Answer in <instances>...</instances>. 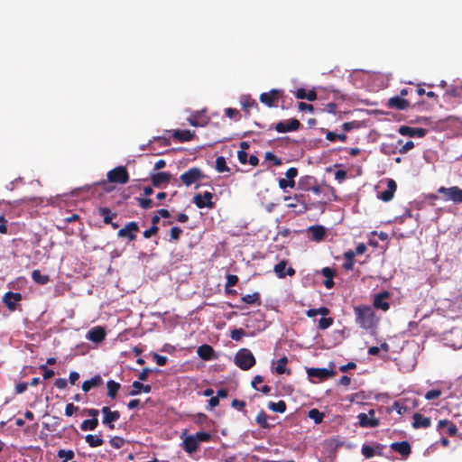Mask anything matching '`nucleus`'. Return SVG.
<instances>
[{
	"mask_svg": "<svg viewBox=\"0 0 462 462\" xmlns=\"http://www.w3.org/2000/svg\"><path fill=\"white\" fill-rule=\"evenodd\" d=\"M101 384H103V380L99 374H97L91 379L87 380L82 383V391L88 393L92 388L100 386Z\"/></svg>",
	"mask_w": 462,
	"mask_h": 462,
	"instance_id": "obj_26",
	"label": "nucleus"
},
{
	"mask_svg": "<svg viewBox=\"0 0 462 462\" xmlns=\"http://www.w3.org/2000/svg\"><path fill=\"white\" fill-rule=\"evenodd\" d=\"M316 182V179L312 176L301 177L298 182L299 189L303 191H310V186Z\"/></svg>",
	"mask_w": 462,
	"mask_h": 462,
	"instance_id": "obj_32",
	"label": "nucleus"
},
{
	"mask_svg": "<svg viewBox=\"0 0 462 462\" xmlns=\"http://www.w3.org/2000/svg\"><path fill=\"white\" fill-rule=\"evenodd\" d=\"M101 411L104 414L103 424L106 425L109 430H114V422L120 419V412L118 411H111L107 406L103 407Z\"/></svg>",
	"mask_w": 462,
	"mask_h": 462,
	"instance_id": "obj_12",
	"label": "nucleus"
},
{
	"mask_svg": "<svg viewBox=\"0 0 462 462\" xmlns=\"http://www.w3.org/2000/svg\"><path fill=\"white\" fill-rule=\"evenodd\" d=\"M431 425V420L429 417H425L420 413H414L412 427L414 429H427Z\"/></svg>",
	"mask_w": 462,
	"mask_h": 462,
	"instance_id": "obj_22",
	"label": "nucleus"
},
{
	"mask_svg": "<svg viewBox=\"0 0 462 462\" xmlns=\"http://www.w3.org/2000/svg\"><path fill=\"white\" fill-rule=\"evenodd\" d=\"M413 147H414V143L412 141H408L399 149V152L402 154H404L408 151L413 149Z\"/></svg>",
	"mask_w": 462,
	"mask_h": 462,
	"instance_id": "obj_64",
	"label": "nucleus"
},
{
	"mask_svg": "<svg viewBox=\"0 0 462 462\" xmlns=\"http://www.w3.org/2000/svg\"><path fill=\"white\" fill-rule=\"evenodd\" d=\"M107 387V396L111 399H115L117 395L119 389L121 388V384L114 380H109L106 383Z\"/></svg>",
	"mask_w": 462,
	"mask_h": 462,
	"instance_id": "obj_35",
	"label": "nucleus"
},
{
	"mask_svg": "<svg viewBox=\"0 0 462 462\" xmlns=\"http://www.w3.org/2000/svg\"><path fill=\"white\" fill-rule=\"evenodd\" d=\"M287 364H288V359L286 356L280 358L277 361V365L275 366V372L278 374H291V369H288L286 367Z\"/></svg>",
	"mask_w": 462,
	"mask_h": 462,
	"instance_id": "obj_37",
	"label": "nucleus"
},
{
	"mask_svg": "<svg viewBox=\"0 0 462 462\" xmlns=\"http://www.w3.org/2000/svg\"><path fill=\"white\" fill-rule=\"evenodd\" d=\"M334 323V319L333 318H327V316H323L319 320V328L321 329V330H325L327 328H328L330 326H332Z\"/></svg>",
	"mask_w": 462,
	"mask_h": 462,
	"instance_id": "obj_46",
	"label": "nucleus"
},
{
	"mask_svg": "<svg viewBox=\"0 0 462 462\" xmlns=\"http://www.w3.org/2000/svg\"><path fill=\"white\" fill-rule=\"evenodd\" d=\"M298 175V169L295 167L289 168L285 172V176L288 180H294Z\"/></svg>",
	"mask_w": 462,
	"mask_h": 462,
	"instance_id": "obj_63",
	"label": "nucleus"
},
{
	"mask_svg": "<svg viewBox=\"0 0 462 462\" xmlns=\"http://www.w3.org/2000/svg\"><path fill=\"white\" fill-rule=\"evenodd\" d=\"M109 443H110V445L114 448L118 449V448H121L124 446L125 439L123 438H121V437L115 436V437L110 439Z\"/></svg>",
	"mask_w": 462,
	"mask_h": 462,
	"instance_id": "obj_49",
	"label": "nucleus"
},
{
	"mask_svg": "<svg viewBox=\"0 0 462 462\" xmlns=\"http://www.w3.org/2000/svg\"><path fill=\"white\" fill-rule=\"evenodd\" d=\"M79 410L78 406H75L73 403H69L65 408V415L68 417L72 416Z\"/></svg>",
	"mask_w": 462,
	"mask_h": 462,
	"instance_id": "obj_61",
	"label": "nucleus"
},
{
	"mask_svg": "<svg viewBox=\"0 0 462 462\" xmlns=\"http://www.w3.org/2000/svg\"><path fill=\"white\" fill-rule=\"evenodd\" d=\"M286 265L287 262L283 260L274 266V273L279 278H285L286 275L292 276L295 274V270L292 267L286 269Z\"/></svg>",
	"mask_w": 462,
	"mask_h": 462,
	"instance_id": "obj_21",
	"label": "nucleus"
},
{
	"mask_svg": "<svg viewBox=\"0 0 462 462\" xmlns=\"http://www.w3.org/2000/svg\"><path fill=\"white\" fill-rule=\"evenodd\" d=\"M441 391L439 390V389H432L430 391H428L425 394V399L426 400H433V399H437L439 398L440 395H441Z\"/></svg>",
	"mask_w": 462,
	"mask_h": 462,
	"instance_id": "obj_57",
	"label": "nucleus"
},
{
	"mask_svg": "<svg viewBox=\"0 0 462 462\" xmlns=\"http://www.w3.org/2000/svg\"><path fill=\"white\" fill-rule=\"evenodd\" d=\"M60 458H65V460H71L74 457V452L72 450L60 449L58 452Z\"/></svg>",
	"mask_w": 462,
	"mask_h": 462,
	"instance_id": "obj_56",
	"label": "nucleus"
},
{
	"mask_svg": "<svg viewBox=\"0 0 462 462\" xmlns=\"http://www.w3.org/2000/svg\"><path fill=\"white\" fill-rule=\"evenodd\" d=\"M300 126L301 124L298 119L291 118L271 125L269 130L275 129L278 133H288L297 131Z\"/></svg>",
	"mask_w": 462,
	"mask_h": 462,
	"instance_id": "obj_6",
	"label": "nucleus"
},
{
	"mask_svg": "<svg viewBox=\"0 0 462 462\" xmlns=\"http://www.w3.org/2000/svg\"><path fill=\"white\" fill-rule=\"evenodd\" d=\"M295 180H288V179H280L279 180V187L282 189H285L286 188L290 187V188H294L295 187Z\"/></svg>",
	"mask_w": 462,
	"mask_h": 462,
	"instance_id": "obj_52",
	"label": "nucleus"
},
{
	"mask_svg": "<svg viewBox=\"0 0 462 462\" xmlns=\"http://www.w3.org/2000/svg\"><path fill=\"white\" fill-rule=\"evenodd\" d=\"M106 332L105 328L101 326H96L88 330L86 335V338L96 344L101 343L105 340Z\"/></svg>",
	"mask_w": 462,
	"mask_h": 462,
	"instance_id": "obj_14",
	"label": "nucleus"
},
{
	"mask_svg": "<svg viewBox=\"0 0 462 462\" xmlns=\"http://www.w3.org/2000/svg\"><path fill=\"white\" fill-rule=\"evenodd\" d=\"M308 416L310 419L313 420L316 424H319L322 422L325 414L319 411L318 409L313 408L309 411Z\"/></svg>",
	"mask_w": 462,
	"mask_h": 462,
	"instance_id": "obj_43",
	"label": "nucleus"
},
{
	"mask_svg": "<svg viewBox=\"0 0 462 462\" xmlns=\"http://www.w3.org/2000/svg\"><path fill=\"white\" fill-rule=\"evenodd\" d=\"M32 279L38 284L44 285L49 282L50 277L47 274H42L40 270H34L32 273Z\"/></svg>",
	"mask_w": 462,
	"mask_h": 462,
	"instance_id": "obj_38",
	"label": "nucleus"
},
{
	"mask_svg": "<svg viewBox=\"0 0 462 462\" xmlns=\"http://www.w3.org/2000/svg\"><path fill=\"white\" fill-rule=\"evenodd\" d=\"M159 231V227L157 226H152L150 228L143 231V235L144 238H150L152 236L156 235Z\"/></svg>",
	"mask_w": 462,
	"mask_h": 462,
	"instance_id": "obj_59",
	"label": "nucleus"
},
{
	"mask_svg": "<svg viewBox=\"0 0 462 462\" xmlns=\"http://www.w3.org/2000/svg\"><path fill=\"white\" fill-rule=\"evenodd\" d=\"M362 126V123L358 121L346 122L342 125V129L345 132H350L353 129H357Z\"/></svg>",
	"mask_w": 462,
	"mask_h": 462,
	"instance_id": "obj_47",
	"label": "nucleus"
},
{
	"mask_svg": "<svg viewBox=\"0 0 462 462\" xmlns=\"http://www.w3.org/2000/svg\"><path fill=\"white\" fill-rule=\"evenodd\" d=\"M225 115L229 118H236V120L240 119V113L236 108H232V107L226 108Z\"/></svg>",
	"mask_w": 462,
	"mask_h": 462,
	"instance_id": "obj_53",
	"label": "nucleus"
},
{
	"mask_svg": "<svg viewBox=\"0 0 462 462\" xmlns=\"http://www.w3.org/2000/svg\"><path fill=\"white\" fill-rule=\"evenodd\" d=\"M171 178L170 172H157L152 175L151 180L154 187H161L163 183H169Z\"/></svg>",
	"mask_w": 462,
	"mask_h": 462,
	"instance_id": "obj_23",
	"label": "nucleus"
},
{
	"mask_svg": "<svg viewBox=\"0 0 462 462\" xmlns=\"http://www.w3.org/2000/svg\"><path fill=\"white\" fill-rule=\"evenodd\" d=\"M85 440L90 448H97V447L102 446L104 443V440L101 438V435L88 434L85 437Z\"/></svg>",
	"mask_w": 462,
	"mask_h": 462,
	"instance_id": "obj_36",
	"label": "nucleus"
},
{
	"mask_svg": "<svg viewBox=\"0 0 462 462\" xmlns=\"http://www.w3.org/2000/svg\"><path fill=\"white\" fill-rule=\"evenodd\" d=\"M345 262L343 263V268L350 271L353 270L355 264V253L352 251H347L344 254Z\"/></svg>",
	"mask_w": 462,
	"mask_h": 462,
	"instance_id": "obj_39",
	"label": "nucleus"
},
{
	"mask_svg": "<svg viewBox=\"0 0 462 462\" xmlns=\"http://www.w3.org/2000/svg\"><path fill=\"white\" fill-rule=\"evenodd\" d=\"M183 231L180 227L179 226H173L171 227V231H170V236H171V241H173V242H177L179 241V239L180 238V236L182 235Z\"/></svg>",
	"mask_w": 462,
	"mask_h": 462,
	"instance_id": "obj_48",
	"label": "nucleus"
},
{
	"mask_svg": "<svg viewBox=\"0 0 462 462\" xmlns=\"http://www.w3.org/2000/svg\"><path fill=\"white\" fill-rule=\"evenodd\" d=\"M264 158L266 161L273 162L275 166H280L282 163V159L277 157L272 152H267L264 155Z\"/></svg>",
	"mask_w": 462,
	"mask_h": 462,
	"instance_id": "obj_51",
	"label": "nucleus"
},
{
	"mask_svg": "<svg viewBox=\"0 0 462 462\" xmlns=\"http://www.w3.org/2000/svg\"><path fill=\"white\" fill-rule=\"evenodd\" d=\"M216 170L220 173L230 171V168L226 165V159L223 156H218L216 159Z\"/></svg>",
	"mask_w": 462,
	"mask_h": 462,
	"instance_id": "obj_45",
	"label": "nucleus"
},
{
	"mask_svg": "<svg viewBox=\"0 0 462 462\" xmlns=\"http://www.w3.org/2000/svg\"><path fill=\"white\" fill-rule=\"evenodd\" d=\"M255 421L256 423L262 428V429H264V430H269L271 429L272 427H273V425H271L269 422H268V415L265 413L264 411H261L258 412L256 418H255Z\"/></svg>",
	"mask_w": 462,
	"mask_h": 462,
	"instance_id": "obj_34",
	"label": "nucleus"
},
{
	"mask_svg": "<svg viewBox=\"0 0 462 462\" xmlns=\"http://www.w3.org/2000/svg\"><path fill=\"white\" fill-rule=\"evenodd\" d=\"M306 196L304 194H295L292 197L293 202L288 204L289 208H296L298 204L301 205L303 208V211H307L310 209V207L308 206L306 199Z\"/></svg>",
	"mask_w": 462,
	"mask_h": 462,
	"instance_id": "obj_29",
	"label": "nucleus"
},
{
	"mask_svg": "<svg viewBox=\"0 0 462 462\" xmlns=\"http://www.w3.org/2000/svg\"><path fill=\"white\" fill-rule=\"evenodd\" d=\"M40 369L43 371V379L47 380L51 378L54 375V371L49 369L46 365H42Z\"/></svg>",
	"mask_w": 462,
	"mask_h": 462,
	"instance_id": "obj_60",
	"label": "nucleus"
},
{
	"mask_svg": "<svg viewBox=\"0 0 462 462\" xmlns=\"http://www.w3.org/2000/svg\"><path fill=\"white\" fill-rule=\"evenodd\" d=\"M98 215L103 217V221L105 224H109L111 221L116 217L117 214L116 212H112L106 207H101L98 208Z\"/></svg>",
	"mask_w": 462,
	"mask_h": 462,
	"instance_id": "obj_31",
	"label": "nucleus"
},
{
	"mask_svg": "<svg viewBox=\"0 0 462 462\" xmlns=\"http://www.w3.org/2000/svg\"><path fill=\"white\" fill-rule=\"evenodd\" d=\"M439 194H442L445 201H453L456 204L462 203V189L457 186H452L449 188L440 187L438 189Z\"/></svg>",
	"mask_w": 462,
	"mask_h": 462,
	"instance_id": "obj_5",
	"label": "nucleus"
},
{
	"mask_svg": "<svg viewBox=\"0 0 462 462\" xmlns=\"http://www.w3.org/2000/svg\"><path fill=\"white\" fill-rule=\"evenodd\" d=\"M307 373L310 377H317L320 380H326L333 376L335 374L333 370H328L327 368H310Z\"/></svg>",
	"mask_w": 462,
	"mask_h": 462,
	"instance_id": "obj_20",
	"label": "nucleus"
},
{
	"mask_svg": "<svg viewBox=\"0 0 462 462\" xmlns=\"http://www.w3.org/2000/svg\"><path fill=\"white\" fill-rule=\"evenodd\" d=\"M106 177L110 183L125 184L129 181V173L125 166H118L109 171Z\"/></svg>",
	"mask_w": 462,
	"mask_h": 462,
	"instance_id": "obj_4",
	"label": "nucleus"
},
{
	"mask_svg": "<svg viewBox=\"0 0 462 462\" xmlns=\"http://www.w3.org/2000/svg\"><path fill=\"white\" fill-rule=\"evenodd\" d=\"M153 359L156 361L157 365L160 366L165 365L168 361L167 356H160L157 353L153 354Z\"/></svg>",
	"mask_w": 462,
	"mask_h": 462,
	"instance_id": "obj_62",
	"label": "nucleus"
},
{
	"mask_svg": "<svg viewBox=\"0 0 462 462\" xmlns=\"http://www.w3.org/2000/svg\"><path fill=\"white\" fill-rule=\"evenodd\" d=\"M98 425V420L97 418L88 419L81 422L80 429L82 430H94Z\"/></svg>",
	"mask_w": 462,
	"mask_h": 462,
	"instance_id": "obj_42",
	"label": "nucleus"
},
{
	"mask_svg": "<svg viewBox=\"0 0 462 462\" xmlns=\"http://www.w3.org/2000/svg\"><path fill=\"white\" fill-rule=\"evenodd\" d=\"M387 106L397 110H405L410 106V102L400 96H395L388 99Z\"/></svg>",
	"mask_w": 462,
	"mask_h": 462,
	"instance_id": "obj_18",
	"label": "nucleus"
},
{
	"mask_svg": "<svg viewBox=\"0 0 462 462\" xmlns=\"http://www.w3.org/2000/svg\"><path fill=\"white\" fill-rule=\"evenodd\" d=\"M235 364L242 370L247 371L255 365V358L247 348L240 349L235 356Z\"/></svg>",
	"mask_w": 462,
	"mask_h": 462,
	"instance_id": "obj_3",
	"label": "nucleus"
},
{
	"mask_svg": "<svg viewBox=\"0 0 462 462\" xmlns=\"http://www.w3.org/2000/svg\"><path fill=\"white\" fill-rule=\"evenodd\" d=\"M213 194L209 191H205L203 194L198 193L193 197V203L199 208H213L215 203L212 201Z\"/></svg>",
	"mask_w": 462,
	"mask_h": 462,
	"instance_id": "obj_10",
	"label": "nucleus"
},
{
	"mask_svg": "<svg viewBox=\"0 0 462 462\" xmlns=\"http://www.w3.org/2000/svg\"><path fill=\"white\" fill-rule=\"evenodd\" d=\"M398 133L404 136L420 137L422 138L426 135L427 130L424 128H413L406 125L400 126Z\"/></svg>",
	"mask_w": 462,
	"mask_h": 462,
	"instance_id": "obj_16",
	"label": "nucleus"
},
{
	"mask_svg": "<svg viewBox=\"0 0 462 462\" xmlns=\"http://www.w3.org/2000/svg\"><path fill=\"white\" fill-rule=\"evenodd\" d=\"M214 349L211 346L204 344L198 347L197 354L203 360H211L214 358Z\"/></svg>",
	"mask_w": 462,
	"mask_h": 462,
	"instance_id": "obj_24",
	"label": "nucleus"
},
{
	"mask_svg": "<svg viewBox=\"0 0 462 462\" xmlns=\"http://www.w3.org/2000/svg\"><path fill=\"white\" fill-rule=\"evenodd\" d=\"M22 300V295L18 292L8 291L3 298V302L10 310L16 309V302Z\"/></svg>",
	"mask_w": 462,
	"mask_h": 462,
	"instance_id": "obj_19",
	"label": "nucleus"
},
{
	"mask_svg": "<svg viewBox=\"0 0 462 462\" xmlns=\"http://www.w3.org/2000/svg\"><path fill=\"white\" fill-rule=\"evenodd\" d=\"M241 300L249 305H262L261 296L259 292H254L252 294L245 295L241 298Z\"/></svg>",
	"mask_w": 462,
	"mask_h": 462,
	"instance_id": "obj_30",
	"label": "nucleus"
},
{
	"mask_svg": "<svg viewBox=\"0 0 462 462\" xmlns=\"http://www.w3.org/2000/svg\"><path fill=\"white\" fill-rule=\"evenodd\" d=\"M268 408L274 412L283 413L286 411V402L282 400L277 402H270Z\"/></svg>",
	"mask_w": 462,
	"mask_h": 462,
	"instance_id": "obj_44",
	"label": "nucleus"
},
{
	"mask_svg": "<svg viewBox=\"0 0 462 462\" xmlns=\"http://www.w3.org/2000/svg\"><path fill=\"white\" fill-rule=\"evenodd\" d=\"M283 96V91L281 89L273 88L269 92H263L260 95V101L266 105L268 107H273L276 106V101L279 98H282Z\"/></svg>",
	"mask_w": 462,
	"mask_h": 462,
	"instance_id": "obj_8",
	"label": "nucleus"
},
{
	"mask_svg": "<svg viewBox=\"0 0 462 462\" xmlns=\"http://www.w3.org/2000/svg\"><path fill=\"white\" fill-rule=\"evenodd\" d=\"M387 189L378 195V198L384 202H388L393 199L394 193L397 189V184L394 180L387 179Z\"/></svg>",
	"mask_w": 462,
	"mask_h": 462,
	"instance_id": "obj_15",
	"label": "nucleus"
},
{
	"mask_svg": "<svg viewBox=\"0 0 462 462\" xmlns=\"http://www.w3.org/2000/svg\"><path fill=\"white\" fill-rule=\"evenodd\" d=\"M390 448L402 455L404 457H407L411 453V444L407 440L399 441V442H393L390 445Z\"/></svg>",
	"mask_w": 462,
	"mask_h": 462,
	"instance_id": "obj_17",
	"label": "nucleus"
},
{
	"mask_svg": "<svg viewBox=\"0 0 462 462\" xmlns=\"http://www.w3.org/2000/svg\"><path fill=\"white\" fill-rule=\"evenodd\" d=\"M204 177L200 169L193 167L186 171L180 177L181 182L186 186H190Z\"/></svg>",
	"mask_w": 462,
	"mask_h": 462,
	"instance_id": "obj_7",
	"label": "nucleus"
},
{
	"mask_svg": "<svg viewBox=\"0 0 462 462\" xmlns=\"http://www.w3.org/2000/svg\"><path fill=\"white\" fill-rule=\"evenodd\" d=\"M309 232L311 235V238L317 242L323 240L326 235L325 228L322 226H311L309 228Z\"/></svg>",
	"mask_w": 462,
	"mask_h": 462,
	"instance_id": "obj_28",
	"label": "nucleus"
},
{
	"mask_svg": "<svg viewBox=\"0 0 462 462\" xmlns=\"http://www.w3.org/2000/svg\"><path fill=\"white\" fill-rule=\"evenodd\" d=\"M359 425L365 428H375L379 426V420L374 417V411L370 410L369 413H359L358 416Z\"/></svg>",
	"mask_w": 462,
	"mask_h": 462,
	"instance_id": "obj_11",
	"label": "nucleus"
},
{
	"mask_svg": "<svg viewBox=\"0 0 462 462\" xmlns=\"http://www.w3.org/2000/svg\"><path fill=\"white\" fill-rule=\"evenodd\" d=\"M242 108L245 112L246 116H249L251 108L258 109L259 107L257 102L254 99L247 97L242 101Z\"/></svg>",
	"mask_w": 462,
	"mask_h": 462,
	"instance_id": "obj_41",
	"label": "nucleus"
},
{
	"mask_svg": "<svg viewBox=\"0 0 462 462\" xmlns=\"http://www.w3.org/2000/svg\"><path fill=\"white\" fill-rule=\"evenodd\" d=\"M139 206L143 209L151 208L152 206V200L151 199H137Z\"/></svg>",
	"mask_w": 462,
	"mask_h": 462,
	"instance_id": "obj_58",
	"label": "nucleus"
},
{
	"mask_svg": "<svg viewBox=\"0 0 462 462\" xmlns=\"http://www.w3.org/2000/svg\"><path fill=\"white\" fill-rule=\"evenodd\" d=\"M238 281H239L238 276H236L235 274H227L226 287V288L233 287L237 284Z\"/></svg>",
	"mask_w": 462,
	"mask_h": 462,
	"instance_id": "obj_55",
	"label": "nucleus"
},
{
	"mask_svg": "<svg viewBox=\"0 0 462 462\" xmlns=\"http://www.w3.org/2000/svg\"><path fill=\"white\" fill-rule=\"evenodd\" d=\"M140 230L137 222L132 221L125 225V226L117 232L118 237H126L129 242L136 239V233Z\"/></svg>",
	"mask_w": 462,
	"mask_h": 462,
	"instance_id": "obj_9",
	"label": "nucleus"
},
{
	"mask_svg": "<svg viewBox=\"0 0 462 462\" xmlns=\"http://www.w3.org/2000/svg\"><path fill=\"white\" fill-rule=\"evenodd\" d=\"M362 454L366 457L370 458L374 455V448L370 445H363L362 447Z\"/></svg>",
	"mask_w": 462,
	"mask_h": 462,
	"instance_id": "obj_54",
	"label": "nucleus"
},
{
	"mask_svg": "<svg viewBox=\"0 0 462 462\" xmlns=\"http://www.w3.org/2000/svg\"><path fill=\"white\" fill-rule=\"evenodd\" d=\"M444 427H447V433L450 436V437H454L457 435V426L448 420H441L439 421V424H438V428L439 429H441V428H444Z\"/></svg>",
	"mask_w": 462,
	"mask_h": 462,
	"instance_id": "obj_33",
	"label": "nucleus"
},
{
	"mask_svg": "<svg viewBox=\"0 0 462 462\" xmlns=\"http://www.w3.org/2000/svg\"><path fill=\"white\" fill-rule=\"evenodd\" d=\"M132 387L133 389L129 393L132 396L138 395L141 392L148 393L152 391V386L150 384H143L140 381H134Z\"/></svg>",
	"mask_w": 462,
	"mask_h": 462,
	"instance_id": "obj_27",
	"label": "nucleus"
},
{
	"mask_svg": "<svg viewBox=\"0 0 462 462\" xmlns=\"http://www.w3.org/2000/svg\"><path fill=\"white\" fill-rule=\"evenodd\" d=\"M195 137V133L190 130H175L172 134V138L179 142L190 141Z\"/></svg>",
	"mask_w": 462,
	"mask_h": 462,
	"instance_id": "obj_25",
	"label": "nucleus"
},
{
	"mask_svg": "<svg viewBox=\"0 0 462 462\" xmlns=\"http://www.w3.org/2000/svg\"><path fill=\"white\" fill-rule=\"evenodd\" d=\"M390 298V292L387 291L376 293L374 297V307L383 311H387L390 309V303L387 300Z\"/></svg>",
	"mask_w": 462,
	"mask_h": 462,
	"instance_id": "obj_13",
	"label": "nucleus"
},
{
	"mask_svg": "<svg viewBox=\"0 0 462 462\" xmlns=\"http://www.w3.org/2000/svg\"><path fill=\"white\" fill-rule=\"evenodd\" d=\"M180 438L183 439L182 448L188 454L195 453L199 442H208L212 439V435L207 431H199L194 435H187V430L183 431Z\"/></svg>",
	"mask_w": 462,
	"mask_h": 462,
	"instance_id": "obj_2",
	"label": "nucleus"
},
{
	"mask_svg": "<svg viewBox=\"0 0 462 462\" xmlns=\"http://www.w3.org/2000/svg\"><path fill=\"white\" fill-rule=\"evenodd\" d=\"M245 335V332L243 328H235L231 331L230 337L233 340L240 341Z\"/></svg>",
	"mask_w": 462,
	"mask_h": 462,
	"instance_id": "obj_50",
	"label": "nucleus"
},
{
	"mask_svg": "<svg viewBox=\"0 0 462 462\" xmlns=\"http://www.w3.org/2000/svg\"><path fill=\"white\" fill-rule=\"evenodd\" d=\"M356 324L364 329H372L376 327L377 319L374 309L369 305L354 307Z\"/></svg>",
	"mask_w": 462,
	"mask_h": 462,
	"instance_id": "obj_1",
	"label": "nucleus"
},
{
	"mask_svg": "<svg viewBox=\"0 0 462 462\" xmlns=\"http://www.w3.org/2000/svg\"><path fill=\"white\" fill-rule=\"evenodd\" d=\"M330 310L327 307H320L319 309H310L306 311V315L309 318L316 317L317 315L328 316L329 315Z\"/></svg>",
	"mask_w": 462,
	"mask_h": 462,
	"instance_id": "obj_40",
	"label": "nucleus"
}]
</instances>
